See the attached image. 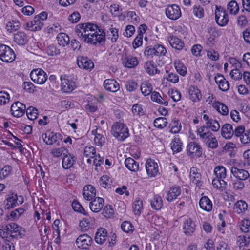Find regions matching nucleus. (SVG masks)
<instances>
[{
	"label": "nucleus",
	"instance_id": "obj_39",
	"mask_svg": "<svg viewBox=\"0 0 250 250\" xmlns=\"http://www.w3.org/2000/svg\"><path fill=\"white\" fill-rule=\"evenodd\" d=\"M26 112L28 118L30 120L36 119L38 115V110L33 106L27 108Z\"/></svg>",
	"mask_w": 250,
	"mask_h": 250
},
{
	"label": "nucleus",
	"instance_id": "obj_62",
	"mask_svg": "<svg viewBox=\"0 0 250 250\" xmlns=\"http://www.w3.org/2000/svg\"><path fill=\"white\" fill-rule=\"evenodd\" d=\"M142 106L139 104H134L132 107V111L134 115H143L144 112L143 111Z\"/></svg>",
	"mask_w": 250,
	"mask_h": 250
},
{
	"label": "nucleus",
	"instance_id": "obj_15",
	"mask_svg": "<svg viewBox=\"0 0 250 250\" xmlns=\"http://www.w3.org/2000/svg\"><path fill=\"white\" fill-rule=\"evenodd\" d=\"M196 225L191 218H188L183 222V229L187 236H191L195 231Z\"/></svg>",
	"mask_w": 250,
	"mask_h": 250
},
{
	"label": "nucleus",
	"instance_id": "obj_36",
	"mask_svg": "<svg viewBox=\"0 0 250 250\" xmlns=\"http://www.w3.org/2000/svg\"><path fill=\"white\" fill-rule=\"evenodd\" d=\"M182 144V143L179 138L175 137L172 140L171 147L174 153H178L181 151Z\"/></svg>",
	"mask_w": 250,
	"mask_h": 250
},
{
	"label": "nucleus",
	"instance_id": "obj_35",
	"mask_svg": "<svg viewBox=\"0 0 250 250\" xmlns=\"http://www.w3.org/2000/svg\"><path fill=\"white\" fill-rule=\"evenodd\" d=\"M247 204L244 201H237L234 205V209L236 212L240 214L245 212L247 209Z\"/></svg>",
	"mask_w": 250,
	"mask_h": 250
},
{
	"label": "nucleus",
	"instance_id": "obj_58",
	"mask_svg": "<svg viewBox=\"0 0 250 250\" xmlns=\"http://www.w3.org/2000/svg\"><path fill=\"white\" fill-rule=\"evenodd\" d=\"M157 56H165L167 53L166 49L161 44H155L154 45Z\"/></svg>",
	"mask_w": 250,
	"mask_h": 250
},
{
	"label": "nucleus",
	"instance_id": "obj_24",
	"mask_svg": "<svg viewBox=\"0 0 250 250\" xmlns=\"http://www.w3.org/2000/svg\"><path fill=\"white\" fill-rule=\"evenodd\" d=\"M188 93L190 99L193 102L199 101L202 98L201 91L197 86H190L188 89Z\"/></svg>",
	"mask_w": 250,
	"mask_h": 250
},
{
	"label": "nucleus",
	"instance_id": "obj_4",
	"mask_svg": "<svg viewBox=\"0 0 250 250\" xmlns=\"http://www.w3.org/2000/svg\"><path fill=\"white\" fill-rule=\"evenodd\" d=\"M15 58L14 51L9 46L3 44H0V59L1 61L10 62H13Z\"/></svg>",
	"mask_w": 250,
	"mask_h": 250
},
{
	"label": "nucleus",
	"instance_id": "obj_6",
	"mask_svg": "<svg viewBox=\"0 0 250 250\" xmlns=\"http://www.w3.org/2000/svg\"><path fill=\"white\" fill-rule=\"evenodd\" d=\"M215 14L216 22L219 26H224L228 24V15L223 8L216 6Z\"/></svg>",
	"mask_w": 250,
	"mask_h": 250
},
{
	"label": "nucleus",
	"instance_id": "obj_46",
	"mask_svg": "<svg viewBox=\"0 0 250 250\" xmlns=\"http://www.w3.org/2000/svg\"><path fill=\"white\" fill-rule=\"evenodd\" d=\"M193 13L196 17L199 19L203 18L204 16V8L199 5H196L193 6Z\"/></svg>",
	"mask_w": 250,
	"mask_h": 250
},
{
	"label": "nucleus",
	"instance_id": "obj_26",
	"mask_svg": "<svg viewBox=\"0 0 250 250\" xmlns=\"http://www.w3.org/2000/svg\"><path fill=\"white\" fill-rule=\"evenodd\" d=\"M27 27L31 31H38L42 29L43 23L39 20L38 17H34V20L26 24Z\"/></svg>",
	"mask_w": 250,
	"mask_h": 250
},
{
	"label": "nucleus",
	"instance_id": "obj_45",
	"mask_svg": "<svg viewBox=\"0 0 250 250\" xmlns=\"http://www.w3.org/2000/svg\"><path fill=\"white\" fill-rule=\"evenodd\" d=\"M143 36L142 34V31L140 30L139 33H138L137 36L132 42V46L134 49H136L142 45Z\"/></svg>",
	"mask_w": 250,
	"mask_h": 250
},
{
	"label": "nucleus",
	"instance_id": "obj_9",
	"mask_svg": "<svg viewBox=\"0 0 250 250\" xmlns=\"http://www.w3.org/2000/svg\"><path fill=\"white\" fill-rule=\"evenodd\" d=\"M10 229L11 231L10 240L17 239L19 237L21 238L25 235V230L21 227L15 223H9Z\"/></svg>",
	"mask_w": 250,
	"mask_h": 250
},
{
	"label": "nucleus",
	"instance_id": "obj_19",
	"mask_svg": "<svg viewBox=\"0 0 250 250\" xmlns=\"http://www.w3.org/2000/svg\"><path fill=\"white\" fill-rule=\"evenodd\" d=\"M104 86L106 90L112 92H115L120 88L119 84L114 79L105 80Z\"/></svg>",
	"mask_w": 250,
	"mask_h": 250
},
{
	"label": "nucleus",
	"instance_id": "obj_63",
	"mask_svg": "<svg viewBox=\"0 0 250 250\" xmlns=\"http://www.w3.org/2000/svg\"><path fill=\"white\" fill-rule=\"evenodd\" d=\"M170 97L173 101H179L181 98V93L177 89L172 90L171 92H169Z\"/></svg>",
	"mask_w": 250,
	"mask_h": 250
},
{
	"label": "nucleus",
	"instance_id": "obj_49",
	"mask_svg": "<svg viewBox=\"0 0 250 250\" xmlns=\"http://www.w3.org/2000/svg\"><path fill=\"white\" fill-rule=\"evenodd\" d=\"M17 194H12L11 196L7 199V208H13L17 204Z\"/></svg>",
	"mask_w": 250,
	"mask_h": 250
},
{
	"label": "nucleus",
	"instance_id": "obj_5",
	"mask_svg": "<svg viewBox=\"0 0 250 250\" xmlns=\"http://www.w3.org/2000/svg\"><path fill=\"white\" fill-rule=\"evenodd\" d=\"M30 77L36 83L43 84L47 80V74L41 68L34 69L31 71Z\"/></svg>",
	"mask_w": 250,
	"mask_h": 250
},
{
	"label": "nucleus",
	"instance_id": "obj_11",
	"mask_svg": "<svg viewBox=\"0 0 250 250\" xmlns=\"http://www.w3.org/2000/svg\"><path fill=\"white\" fill-rule=\"evenodd\" d=\"M10 110L14 117L18 118L21 117L24 114L26 106L22 103L17 101L12 104Z\"/></svg>",
	"mask_w": 250,
	"mask_h": 250
},
{
	"label": "nucleus",
	"instance_id": "obj_32",
	"mask_svg": "<svg viewBox=\"0 0 250 250\" xmlns=\"http://www.w3.org/2000/svg\"><path fill=\"white\" fill-rule=\"evenodd\" d=\"M146 172H158V165L157 163L151 158L148 159L146 163Z\"/></svg>",
	"mask_w": 250,
	"mask_h": 250
},
{
	"label": "nucleus",
	"instance_id": "obj_10",
	"mask_svg": "<svg viewBox=\"0 0 250 250\" xmlns=\"http://www.w3.org/2000/svg\"><path fill=\"white\" fill-rule=\"evenodd\" d=\"M61 79L62 90L63 92H70L76 88L77 85L75 81L65 77L62 78V77H61Z\"/></svg>",
	"mask_w": 250,
	"mask_h": 250
},
{
	"label": "nucleus",
	"instance_id": "obj_3",
	"mask_svg": "<svg viewBox=\"0 0 250 250\" xmlns=\"http://www.w3.org/2000/svg\"><path fill=\"white\" fill-rule=\"evenodd\" d=\"M111 134L120 141L125 140L129 135L126 125L120 122H116L112 125Z\"/></svg>",
	"mask_w": 250,
	"mask_h": 250
},
{
	"label": "nucleus",
	"instance_id": "obj_25",
	"mask_svg": "<svg viewBox=\"0 0 250 250\" xmlns=\"http://www.w3.org/2000/svg\"><path fill=\"white\" fill-rule=\"evenodd\" d=\"M123 64L125 67L133 68L138 64V60L137 57L130 55L125 58Z\"/></svg>",
	"mask_w": 250,
	"mask_h": 250
},
{
	"label": "nucleus",
	"instance_id": "obj_53",
	"mask_svg": "<svg viewBox=\"0 0 250 250\" xmlns=\"http://www.w3.org/2000/svg\"><path fill=\"white\" fill-rule=\"evenodd\" d=\"M99 183L102 187L105 188L108 185H110L112 183V180L109 176L105 175L100 178Z\"/></svg>",
	"mask_w": 250,
	"mask_h": 250
},
{
	"label": "nucleus",
	"instance_id": "obj_59",
	"mask_svg": "<svg viewBox=\"0 0 250 250\" xmlns=\"http://www.w3.org/2000/svg\"><path fill=\"white\" fill-rule=\"evenodd\" d=\"M22 87L26 91L29 93H33L36 87L31 82H24L22 84Z\"/></svg>",
	"mask_w": 250,
	"mask_h": 250
},
{
	"label": "nucleus",
	"instance_id": "obj_2",
	"mask_svg": "<svg viewBox=\"0 0 250 250\" xmlns=\"http://www.w3.org/2000/svg\"><path fill=\"white\" fill-rule=\"evenodd\" d=\"M197 134L208 147L215 149L218 147V143L215 136L208 130V127L201 126L198 129Z\"/></svg>",
	"mask_w": 250,
	"mask_h": 250
},
{
	"label": "nucleus",
	"instance_id": "obj_40",
	"mask_svg": "<svg viewBox=\"0 0 250 250\" xmlns=\"http://www.w3.org/2000/svg\"><path fill=\"white\" fill-rule=\"evenodd\" d=\"M153 124L156 127L162 129L166 126L167 121L165 117H159L155 119Z\"/></svg>",
	"mask_w": 250,
	"mask_h": 250
},
{
	"label": "nucleus",
	"instance_id": "obj_51",
	"mask_svg": "<svg viewBox=\"0 0 250 250\" xmlns=\"http://www.w3.org/2000/svg\"><path fill=\"white\" fill-rule=\"evenodd\" d=\"M46 52L51 56H55L60 54V49H57L53 44L48 45L46 49Z\"/></svg>",
	"mask_w": 250,
	"mask_h": 250
},
{
	"label": "nucleus",
	"instance_id": "obj_44",
	"mask_svg": "<svg viewBox=\"0 0 250 250\" xmlns=\"http://www.w3.org/2000/svg\"><path fill=\"white\" fill-rule=\"evenodd\" d=\"M20 23L17 20H12L9 21L6 24V29L10 32H13L19 28Z\"/></svg>",
	"mask_w": 250,
	"mask_h": 250
},
{
	"label": "nucleus",
	"instance_id": "obj_28",
	"mask_svg": "<svg viewBox=\"0 0 250 250\" xmlns=\"http://www.w3.org/2000/svg\"><path fill=\"white\" fill-rule=\"evenodd\" d=\"M200 208L207 211H210L212 208L211 201L207 196L202 197L199 201Z\"/></svg>",
	"mask_w": 250,
	"mask_h": 250
},
{
	"label": "nucleus",
	"instance_id": "obj_27",
	"mask_svg": "<svg viewBox=\"0 0 250 250\" xmlns=\"http://www.w3.org/2000/svg\"><path fill=\"white\" fill-rule=\"evenodd\" d=\"M14 40L18 44L24 45L28 42L27 37L23 32H18L14 34Z\"/></svg>",
	"mask_w": 250,
	"mask_h": 250
},
{
	"label": "nucleus",
	"instance_id": "obj_38",
	"mask_svg": "<svg viewBox=\"0 0 250 250\" xmlns=\"http://www.w3.org/2000/svg\"><path fill=\"white\" fill-rule=\"evenodd\" d=\"M174 65L177 72L182 76H185L187 74V68L180 61H175Z\"/></svg>",
	"mask_w": 250,
	"mask_h": 250
},
{
	"label": "nucleus",
	"instance_id": "obj_48",
	"mask_svg": "<svg viewBox=\"0 0 250 250\" xmlns=\"http://www.w3.org/2000/svg\"><path fill=\"white\" fill-rule=\"evenodd\" d=\"M90 222L87 218H83L79 222V227L81 231H84L88 230L90 227Z\"/></svg>",
	"mask_w": 250,
	"mask_h": 250
},
{
	"label": "nucleus",
	"instance_id": "obj_56",
	"mask_svg": "<svg viewBox=\"0 0 250 250\" xmlns=\"http://www.w3.org/2000/svg\"><path fill=\"white\" fill-rule=\"evenodd\" d=\"M95 148L93 146H86L84 150V155L86 156H89L91 158H94L96 156Z\"/></svg>",
	"mask_w": 250,
	"mask_h": 250
},
{
	"label": "nucleus",
	"instance_id": "obj_60",
	"mask_svg": "<svg viewBox=\"0 0 250 250\" xmlns=\"http://www.w3.org/2000/svg\"><path fill=\"white\" fill-rule=\"evenodd\" d=\"M230 76L234 80H239L242 79V74L238 68L232 70L230 73Z\"/></svg>",
	"mask_w": 250,
	"mask_h": 250
},
{
	"label": "nucleus",
	"instance_id": "obj_64",
	"mask_svg": "<svg viewBox=\"0 0 250 250\" xmlns=\"http://www.w3.org/2000/svg\"><path fill=\"white\" fill-rule=\"evenodd\" d=\"M94 141L97 145L102 146L104 143L105 138L102 134H98L95 136Z\"/></svg>",
	"mask_w": 250,
	"mask_h": 250
},
{
	"label": "nucleus",
	"instance_id": "obj_43",
	"mask_svg": "<svg viewBox=\"0 0 250 250\" xmlns=\"http://www.w3.org/2000/svg\"><path fill=\"white\" fill-rule=\"evenodd\" d=\"M140 90L145 96H148L152 92V85L148 83H142L140 86Z\"/></svg>",
	"mask_w": 250,
	"mask_h": 250
},
{
	"label": "nucleus",
	"instance_id": "obj_20",
	"mask_svg": "<svg viewBox=\"0 0 250 250\" xmlns=\"http://www.w3.org/2000/svg\"><path fill=\"white\" fill-rule=\"evenodd\" d=\"M181 190L179 186H174L170 187L167 192V200L169 202H171L174 199L177 198L180 195Z\"/></svg>",
	"mask_w": 250,
	"mask_h": 250
},
{
	"label": "nucleus",
	"instance_id": "obj_13",
	"mask_svg": "<svg viewBox=\"0 0 250 250\" xmlns=\"http://www.w3.org/2000/svg\"><path fill=\"white\" fill-rule=\"evenodd\" d=\"M77 63L79 67L85 70H91L94 66L92 61L87 57H78Z\"/></svg>",
	"mask_w": 250,
	"mask_h": 250
},
{
	"label": "nucleus",
	"instance_id": "obj_42",
	"mask_svg": "<svg viewBox=\"0 0 250 250\" xmlns=\"http://www.w3.org/2000/svg\"><path fill=\"white\" fill-rule=\"evenodd\" d=\"M228 10L230 14H236L239 10V6L235 0H231L228 4Z\"/></svg>",
	"mask_w": 250,
	"mask_h": 250
},
{
	"label": "nucleus",
	"instance_id": "obj_22",
	"mask_svg": "<svg viewBox=\"0 0 250 250\" xmlns=\"http://www.w3.org/2000/svg\"><path fill=\"white\" fill-rule=\"evenodd\" d=\"M167 41L172 48L178 50H182L184 46V42L175 36H170L167 38Z\"/></svg>",
	"mask_w": 250,
	"mask_h": 250
},
{
	"label": "nucleus",
	"instance_id": "obj_33",
	"mask_svg": "<svg viewBox=\"0 0 250 250\" xmlns=\"http://www.w3.org/2000/svg\"><path fill=\"white\" fill-rule=\"evenodd\" d=\"M151 206L154 209L160 210L163 206L162 198L158 195H154L153 198L151 200Z\"/></svg>",
	"mask_w": 250,
	"mask_h": 250
},
{
	"label": "nucleus",
	"instance_id": "obj_16",
	"mask_svg": "<svg viewBox=\"0 0 250 250\" xmlns=\"http://www.w3.org/2000/svg\"><path fill=\"white\" fill-rule=\"evenodd\" d=\"M104 200L102 198L97 197L89 203L91 210L95 213L99 212L103 208Z\"/></svg>",
	"mask_w": 250,
	"mask_h": 250
},
{
	"label": "nucleus",
	"instance_id": "obj_54",
	"mask_svg": "<svg viewBox=\"0 0 250 250\" xmlns=\"http://www.w3.org/2000/svg\"><path fill=\"white\" fill-rule=\"evenodd\" d=\"M138 87V84L133 80L127 81L125 83V87L127 91L133 92L135 91Z\"/></svg>",
	"mask_w": 250,
	"mask_h": 250
},
{
	"label": "nucleus",
	"instance_id": "obj_34",
	"mask_svg": "<svg viewBox=\"0 0 250 250\" xmlns=\"http://www.w3.org/2000/svg\"><path fill=\"white\" fill-rule=\"evenodd\" d=\"M57 40L58 44L63 47L68 45L70 42V39L69 36L64 33H59L57 35Z\"/></svg>",
	"mask_w": 250,
	"mask_h": 250
},
{
	"label": "nucleus",
	"instance_id": "obj_50",
	"mask_svg": "<svg viewBox=\"0 0 250 250\" xmlns=\"http://www.w3.org/2000/svg\"><path fill=\"white\" fill-rule=\"evenodd\" d=\"M133 211L135 214L139 215L143 208V203L141 200H136L133 204Z\"/></svg>",
	"mask_w": 250,
	"mask_h": 250
},
{
	"label": "nucleus",
	"instance_id": "obj_57",
	"mask_svg": "<svg viewBox=\"0 0 250 250\" xmlns=\"http://www.w3.org/2000/svg\"><path fill=\"white\" fill-rule=\"evenodd\" d=\"M102 214L105 217L109 218L114 214V210L111 206L107 205L103 208Z\"/></svg>",
	"mask_w": 250,
	"mask_h": 250
},
{
	"label": "nucleus",
	"instance_id": "obj_52",
	"mask_svg": "<svg viewBox=\"0 0 250 250\" xmlns=\"http://www.w3.org/2000/svg\"><path fill=\"white\" fill-rule=\"evenodd\" d=\"M122 229L127 233L132 232L134 230V227L129 221H125L121 224Z\"/></svg>",
	"mask_w": 250,
	"mask_h": 250
},
{
	"label": "nucleus",
	"instance_id": "obj_1",
	"mask_svg": "<svg viewBox=\"0 0 250 250\" xmlns=\"http://www.w3.org/2000/svg\"><path fill=\"white\" fill-rule=\"evenodd\" d=\"M77 36L83 42L96 45L104 43L105 33L95 24L91 23H80L75 28Z\"/></svg>",
	"mask_w": 250,
	"mask_h": 250
},
{
	"label": "nucleus",
	"instance_id": "obj_14",
	"mask_svg": "<svg viewBox=\"0 0 250 250\" xmlns=\"http://www.w3.org/2000/svg\"><path fill=\"white\" fill-rule=\"evenodd\" d=\"M42 138L47 145H52L53 143L58 142L59 140H61V135L59 133H54L53 132H49L43 134Z\"/></svg>",
	"mask_w": 250,
	"mask_h": 250
},
{
	"label": "nucleus",
	"instance_id": "obj_21",
	"mask_svg": "<svg viewBox=\"0 0 250 250\" xmlns=\"http://www.w3.org/2000/svg\"><path fill=\"white\" fill-rule=\"evenodd\" d=\"M146 72L149 75H154L160 73V71L157 68L152 61H147L145 62L144 66Z\"/></svg>",
	"mask_w": 250,
	"mask_h": 250
},
{
	"label": "nucleus",
	"instance_id": "obj_55",
	"mask_svg": "<svg viewBox=\"0 0 250 250\" xmlns=\"http://www.w3.org/2000/svg\"><path fill=\"white\" fill-rule=\"evenodd\" d=\"M240 229L242 231L247 233L250 231V221L248 219H244L241 222Z\"/></svg>",
	"mask_w": 250,
	"mask_h": 250
},
{
	"label": "nucleus",
	"instance_id": "obj_61",
	"mask_svg": "<svg viewBox=\"0 0 250 250\" xmlns=\"http://www.w3.org/2000/svg\"><path fill=\"white\" fill-rule=\"evenodd\" d=\"M242 143L244 144L250 143V129L245 130L242 136L240 138Z\"/></svg>",
	"mask_w": 250,
	"mask_h": 250
},
{
	"label": "nucleus",
	"instance_id": "obj_12",
	"mask_svg": "<svg viewBox=\"0 0 250 250\" xmlns=\"http://www.w3.org/2000/svg\"><path fill=\"white\" fill-rule=\"evenodd\" d=\"M187 151L191 157H200L202 154V148L199 144L195 142H191L187 146Z\"/></svg>",
	"mask_w": 250,
	"mask_h": 250
},
{
	"label": "nucleus",
	"instance_id": "obj_37",
	"mask_svg": "<svg viewBox=\"0 0 250 250\" xmlns=\"http://www.w3.org/2000/svg\"><path fill=\"white\" fill-rule=\"evenodd\" d=\"M206 124L207 125L204 126L208 127V128H210L212 131L217 132L220 127L219 123L213 119H211L208 122H207Z\"/></svg>",
	"mask_w": 250,
	"mask_h": 250
},
{
	"label": "nucleus",
	"instance_id": "obj_23",
	"mask_svg": "<svg viewBox=\"0 0 250 250\" xmlns=\"http://www.w3.org/2000/svg\"><path fill=\"white\" fill-rule=\"evenodd\" d=\"M221 134L225 139H230L234 134L232 125L229 124L224 125L221 129Z\"/></svg>",
	"mask_w": 250,
	"mask_h": 250
},
{
	"label": "nucleus",
	"instance_id": "obj_41",
	"mask_svg": "<svg viewBox=\"0 0 250 250\" xmlns=\"http://www.w3.org/2000/svg\"><path fill=\"white\" fill-rule=\"evenodd\" d=\"M72 208L77 212L87 215V213L78 200H74L72 203Z\"/></svg>",
	"mask_w": 250,
	"mask_h": 250
},
{
	"label": "nucleus",
	"instance_id": "obj_8",
	"mask_svg": "<svg viewBox=\"0 0 250 250\" xmlns=\"http://www.w3.org/2000/svg\"><path fill=\"white\" fill-rule=\"evenodd\" d=\"M92 242L91 237L86 234L80 235L76 240V245L79 248L87 249L91 246Z\"/></svg>",
	"mask_w": 250,
	"mask_h": 250
},
{
	"label": "nucleus",
	"instance_id": "obj_47",
	"mask_svg": "<svg viewBox=\"0 0 250 250\" xmlns=\"http://www.w3.org/2000/svg\"><path fill=\"white\" fill-rule=\"evenodd\" d=\"M67 153V150L64 147H62L53 149L51 151V154L54 157H58L62 155H64L65 156Z\"/></svg>",
	"mask_w": 250,
	"mask_h": 250
},
{
	"label": "nucleus",
	"instance_id": "obj_31",
	"mask_svg": "<svg viewBox=\"0 0 250 250\" xmlns=\"http://www.w3.org/2000/svg\"><path fill=\"white\" fill-rule=\"evenodd\" d=\"M125 164L128 170L136 172L139 169V164L133 159L127 158L125 161Z\"/></svg>",
	"mask_w": 250,
	"mask_h": 250
},
{
	"label": "nucleus",
	"instance_id": "obj_17",
	"mask_svg": "<svg viewBox=\"0 0 250 250\" xmlns=\"http://www.w3.org/2000/svg\"><path fill=\"white\" fill-rule=\"evenodd\" d=\"M83 194L85 199L90 201L95 197L96 191L93 186L88 185L84 187Z\"/></svg>",
	"mask_w": 250,
	"mask_h": 250
},
{
	"label": "nucleus",
	"instance_id": "obj_29",
	"mask_svg": "<svg viewBox=\"0 0 250 250\" xmlns=\"http://www.w3.org/2000/svg\"><path fill=\"white\" fill-rule=\"evenodd\" d=\"M167 97H162L160 94L156 91H153L151 93V99L153 102H155L160 104H163L165 106L168 105V101L166 99Z\"/></svg>",
	"mask_w": 250,
	"mask_h": 250
},
{
	"label": "nucleus",
	"instance_id": "obj_30",
	"mask_svg": "<svg viewBox=\"0 0 250 250\" xmlns=\"http://www.w3.org/2000/svg\"><path fill=\"white\" fill-rule=\"evenodd\" d=\"M76 161L74 156L66 154L62 159V165L64 169L70 168L74 164Z\"/></svg>",
	"mask_w": 250,
	"mask_h": 250
},
{
	"label": "nucleus",
	"instance_id": "obj_18",
	"mask_svg": "<svg viewBox=\"0 0 250 250\" xmlns=\"http://www.w3.org/2000/svg\"><path fill=\"white\" fill-rule=\"evenodd\" d=\"M107 231L106 229L100 228L97 229L95 234V241L100 245L104 243L107 237Z\"/></svg>",
	"mask_w": 250,
	"mask_h": 250
},
{
	"label": "nucleus",
	"instance_id": "obj_7",
	"mask_svg": "<svg viewBox=\"0 0 250 250\" xmlns=\"http://www.w3.org/2000/svg\"><path fill=\"white\" fill-rule=\"evenodd\" d=\"M165 13L169 19L172 20H176L181 16L180 8L176 4L168 6L165 10Z\"/></svg>",
	"mask_w": 250,
	"mask_h": 250
}]
</instances>
